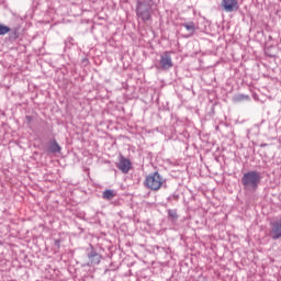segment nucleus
<instances>
[{"label": "nucleus", "mask_w": 281, "mask_h": 281, "mask_svg": "<svg viewBox=\"0 0 281 281\" xmlns=\"http://www.w3.org/2000/svg\"><path fill=\"white\" fill-rule=\"evenodd\" d=\"M166 180H164V177H161V173L158 171H155L153 173H149L144 181L145 188H148V190H151L154 192H157L158 190H161V186Z\"/></svg>", "instance_id": "3"}, {"label": "nucleus", "mask_w": 281, "mask_h": 281, "mask_svg": "<svg viewBox=\"0 0 281 281\" xmlns=\"http://www.w3.org/2000/svg\"><path fill=\"white\" fill-rule=\"evenodd\" d=\"M262 181V173L257 170L245 172L241 177V184L245 192H256Z\"/></svg>", "instance_id": "1"}, {"label": "nucleus", "mask_w": 281, "mask_h": 281, "mask_svg": "<svg viewBox=\"0 0 281 281\" xmlns=\"http://www.w3.org/2000/svg\"><path fill=\"white\" fill-rule=\"evenodd\" d=\"M180 26L184 27L190 36H193L194 32H196V24L193 21L181 23Z\"/></svg>", "instance_id": "9"}, {"label": "nucleus", "mask_w": 281, "mask_h": 281, "mask_svg": "<svg viewBox=\"0 0 281 281\" xmlns=\"http://www.w3.org/2000/svg\"><path fill=\"white\" fill-rule=\"evenodd\" d=\"M159 65L164 71H168V69H172L173 64H172V57L170 56V52H165L162 55H160Z\"/></svg>", "instance_id": "5"}, {"label": "nucleus", "mask_w": 281, "mask_h": 281, "mask_svg": "<svg viewBox=\"0 0 281 281\" xmlns=\"http://www.w3.org/2000/svg\"><path fill=\"white\" fill-rule=\"evenodd\" d=\"M131 166H132L131 160L127 158H124L123 156H121L120 161L116 165V167L119 168V170H121V172H123V175H128L131 170Z\"/></svg>", "instance_id": "8"}, {"label": "nucleus", "mask_w": 281, "mask_h": 281, "mask_svg": "<svg viewBox=\"0 0 281 281\" xmlns=\"http://www.w3.org/2000/svg\"><path fill=\"white\" fill-rule=\"evenodd\" d=\"M201 280H205V278H203V277H200V278H199V281H201Z\"/></svg>", "instance_id": "18"}, {"label": "nucleus", "mask_w": 281, "mask_h": 281, "mask_svg": "<svg viewBox=\"0 0 281 281\" xmlns=\"http://www.w3.org/2000/svg\"><path fill=\"white\" fill-rule=\"evenodd\" d=\"M102 196L105 201H111V200L115 199V192H113V190H111V189H108V190L103 191Z\"/></svg>", "instance_id": "12"}, {"label": "nucleus", "mask_w": 281, "mask_h": 281, "mask_svg": "<svg viewBox=\"0 0 281 281\" xmlns=\"http://www.w3.org/2000/svg\"><path fill=\"white\" fill-rule=\"evenodd\" d=\"M88 266L92 267L93 265H100L102 260V255L98 254V250L93 248L92 245H90V251L88 252Z\"/></svg>", "instance_id": "6"}, {"label": "nucleus", "mask_w": 281, "mask_h": 281, "mask_svg": "<svg viewBox=\"0 0 281 281\" xmlns=\"http://www.w3.org/2000/svg\"><path fill=\"white\" fill-rule=\"evenodd\" d=\"M26 120H27L29 122H31V121H32V117H31V116H26Z\"/></svg>", "instance_id": "17"}, {"label": "nucleus", "mask_w": 281, "mask_h": 281, "mask_svg": "<svg viewBox=\"0 0 281 281\" xmlns=\"http://www.w3.org/2000/svg\"><path fill=\"white\" fill-rule=\"evenodd\" d=\"M270 237L272 240H280L281 238V218L270 222Z\"/></svg>", "instance_id": "4"}, {"label": "nucleus", "mask_w": 281, "mask_h": 281, "mask_svg": "<svg viewBox=\"0 0 281 281\" xmlns=\"http://www.w3.org/2000/svg\"><path fill=\"white\" fill-rule=\"evenodd\" d=\"M54 245L57 247V249H60V239H55Z\"/></svg>", "instance_id": "16"}, {"label": "nucleus", "mask_w": 281, "mask_h": 281, "mask_svg": "<svg viewBox=\"0 0 281 281\" xmlns=\"http://www.w3.org/2000/svg\"><path fill=\"white\" fill-rule=\"evenodd\" d=\"M135 12L144 23L150 21L153 19V0H137Z\"/></svg>", "instance_id": "2"}, {"label": "nucleus", "mask_w": 281, "mask_h": 281, "mask_svg": "<svg viewBox=\"0 0 281 281\" xmlns=\"http://www.w3.org/2000/svg\"><path fill=\"white\" fill-rule=\"evenodd\" d=\"M19 27H13V29H10V31H9V38L11 40V41H16L18 38H19V36H20V33H19Z\"/></svg>", "instance_id": "11"}, {"label": "nucleus", "mask_w": 281, "mask_h": 281, "mask_svg": "<svg viewBox=\"0 0 281 281\" xmlns=\"http://www.w3.org/2000/svg\"><path fill=\"white\" fill-rule=\"evenodd\" d=\"M168 216L169 218H172V221H177L179 218V215L177 214V210H168Z\"/></svg>", "instance_id": "15"}, {"label": "nucleus", "mask_w": 281, "mask_h": 281, "mask_svg": "<svg viewBox=\"0 0 281 281\" xmlns=\"http://www.w3.org/2000/svg\"><path fill=\"white\" fill-rule=\"evenodd\" d=\"M60 145H58V142H56V139H52L48 142V153H60Z\"/></svg>", "instance_id": "10"}, {"label": "nucleus", "mask_w": 281, "mask_h": 281, "mask_svg": "<svg viewBox=\"0 0 281 281\" xmlns=\"http://www.w3.org/2000/svg\"><path fill=\"white\" fill-rule=\"evenodd\" d=\"M221 7L224 12H236L238 10V0H222Z\"/></svg>", "instance_id": "7"}, {"label": "nucleus", "mask_w": 281, "mask_h": 281, "mask_svg": "<svg viewBox=\"0 0 281 281\" xmlns=\"http://www.w3.org/2000/svg\"><path fill=\"white\" fill-rule=\"evenodd\" d=\"M10 33V26L5 24H0V36H5V34Z\"/></svg>", "instance_id": "14"}, {"label": "nucleus", "mask_w": 281, "mask_h": 281, "mask_svg": "<svg viewBox=\"0 0 281 281\" xmlns=\"http://www.w3.org/2000/svg\"><path fill=\"white\" fill-rule=\"evenodd\" d=\"M245 100H249V95L247 94H235L233 97V102H245Z\"/></svg>", "instance_id": "13"}, {"label": "nucleus", "mask_w": 281, "mask_h": 281, "mask_svg": "<svg viewBox=\"0 0 281 281\" xmlns=\"http://www.w3.org/2000/svg\"><path fill=\"white\" fill-rule=\"evenodd\" d=\"M261 146H267V144H263V145H261Z\"/></svg>", "instance_id": "19"}]
</instances>
